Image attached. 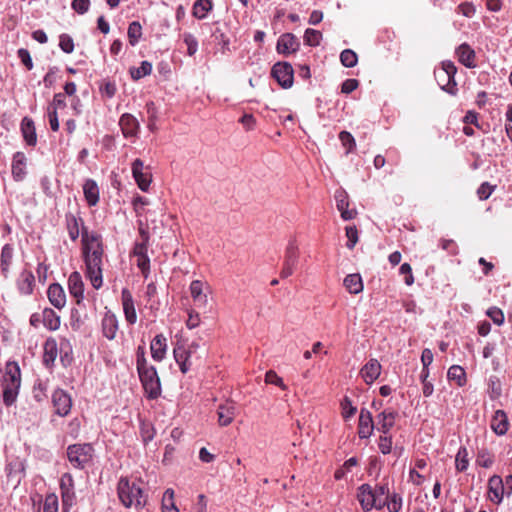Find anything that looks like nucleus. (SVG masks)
Masks as SVG:
<instances>
[{
    "mask_svg": "<svg viewBox=\"0 0 512 512\" xmlns=\"http://www.w3.org/2000/svg\"><path fill=\"white\" fill-rule=\"evenodd\" d=\"M136 368L147 397L157 399L161 394V382L156 368L147 361L144 344L137 347Z\"/></svg>",
    "mask_w": 512,
    "mask_h": 512,
    "instance_id": "nucleus-1",
    "label": "nucleus"
},
{
    "mask_svg": "<svg viewBox=\"0 0 512 512\" xmlns=\"http://www.w3.org/2000/svg\"><path fill=\"white\" fill-rule=\"evenodd\" d=\"M143 482L141 480L130 481L126 477L120 478L117 485L118 497L121 503L129 507H142L146 504V496L142 488Z\"/></svg>",
    "mask_w": 512,
    "mask_h": 512,
    "instance_id": "nucleus-2",
    "label": "nucleus"
},
{
    "mask_svg": "<svg viewBox=\"0 0 512 512\" xmlns=\"http://www.w3.org/2000/svg\"><path fill=\"white\" fill-rule=\"evenodd\" d=\"M213 310L212 288L206 281L194 280V328L200 323V315Z\"/></svg>",
    "mask_w": 512,
    "mask_h": 512,
    "instance_id": "nucleus-3",
    "label": "nucleus"
},
{
    "mask_svg": "<svg viewBox=\"0 0 512 512\" xmlns=\"http://www.w3.org/2000/svg\"><path fill=\"white\" fill-rule=\"evenodd\" d=\"M21 385V372L16 362H8L3 377V402L6 406L15 403Z\"/></svg>",
    "mask_w": 512,
    "mask_h": 512,
    "instance_id": "nucleus-4",
    "label": "nucleus"
},
{
    "mask_svg": "<svg viewBox=\"0 0 512 512\" xmlns=\"http://www.w3.org/2000/svg\"><path fill=\"white\" fill-rule=\"evenodd\" d=\"M83 259L86 266V276L95 289L101 288L102 280V265L104 257V249L84 253Z\"/></svg>",
    "mask_w": 512,
    "mask_h": 512,
    "instance_id": "nucleus-5",
    "label": "nucleus"
},
{
    "mask_svg": "<svg viewBox=\"0 0 512 512\" xmlns=\"http://www.w3.org/2000/svg\"><path fill=\"white\" fill-rule=\"evenodd\" d=\"M457 68L452 61H443L441 67L434 71L435 79L440 88L450 95L455 96L458 92L455 75Z\"/></svg>",
    "mask_w": 512,
    "mask_h": 512,
    "instance_id": "nucleus-6",
    "label": "nucleus"
},
{
    "mask_svg": "<svg viewBox=\"0 0 512 512\" xmlns=\"http://www.w3.org/2000/svg\"><path fill=\"white\" fill-rule=\"evenodd\" d=\"M93 452L91 444H73L67 448V457L73 467L82 469L92 460Z\"/></svg>",
    "mask_w": 512,
    "mask_h": 512,
    "instance_id": "nucleus-7",
    "label": "nucleus"
},
{
    "mask_svg": "<svg viewBox=\"0 0 512 512\" xmlns=\"http://www.w3.org/2000/svg\"><path fill=\"white\" fill-rule=\"evenodd\" d=\"M271 76L284 89H288L293 85L294 70L292 65L288 62L275 63L271 70Z\"/></svg>",
    "mask_w": 512,
    "mask_h": 512,
    "instance_id": "nucleus-8",
    "label": "nucleus"
},
{
    "mask_svg": "<svg viewBox=\"0 0 512 512\" xmlns=\"http://www.w3.org/2000/svg\"><path fill=\"white\" fill-rule=\"evenodd\" d=\"M190 348L191 345L187 340L177 338L173 349V354L176 363L178 364L182 373H187L191 368L190 362Z\"/></svg>",
    "mask_w": 512,
    "mask_h": 512,
    "instance_id": "nucleus-9",
    "label": "nucleus"
},
{
    "mask_svg": "<svg viewBox=\"0 0 512 512\" xmlns=\"http://www.w3.org/2000/svg\"><path fill=\"white\" fill-rule=\"evenodd\" d=\"M375 497L370 485L363 484L359 487L357 498L363 510L370 511L372 508L381 509L385 506V502L378 503Z\"/></svg>",
    "mask_w": 512,
    "mask_h": 512,
    "instance_id": "nucleus-10",
    "label": "nucleus"
},
{
    "mask_svg": "<svg viewBox=\"0 0 512 512\" xmlns=\"http://www.w3.org/2000/svg\"><path fill=\"white\" fill-rule=\"evenodd\" d=\"M52 403L55 413L62 417L67 416L72 407L70 395L62 389H57L53 392Z\"/></svg>",
    "mask_w": 512,
    "mask_h": 512,
    "instance_id": "nucleus-11",
    "label": "nucleus"
},
{
    "mask_svg": "<svg viewBox=\"0 0 512 512\" xmlns=\"http://www.w3.org/2000/svg\"><path fill=\"white\" fill-rule=\"evenodd\" d=\"M299 47V39L294 34L284 33L278 38L276 50L279 54L287 56L297 52Z\"/></svg>",
    "mask_w": 512,
    "mask_h": 512,
    "instance_id": "nucleus-12",
    "label": "nucleus"
},
{
    "mask_svg": "<svg viewBox=\"0 0 512 512\" xmlns=\"http://www.w3.org/2000/svg\"><path fill=\"white\" fill-rule=\"evenodd\" d=\"M119 126L125 138L137 137L140 130L139 121L130 113L122 114L119 119Z\"/></svg>",
    "mask_w": 512,
    "mask_h": 512,
    "instance_id": "nucleus-13",
    "label": "nucleus"
},
{
    "mask_svg": "<svg viewBox=\"0 0 512 512\" xmlns=\"http://www.w3.org/2000/svg\"><path fill=\"white\" fill-rule=\"evenodd\" d=\"M103 248L102 237L97 232H89L87 228L82 229V254L90 253Z\"/></svg>",
    "mask_w": 512,
    "mask_h": 512,
    "instance_id": "nucleus-14",
    "label": "nucleus"
},
{
    "mask_svg": "<svg viewBox=\"0 0 512 512\" xmlns=\"http://www.w3.org/2000/svg\"><path fill=\"white\" fill-rule=\"evenodd\" d=\"M132 174L142 191H147L151 183V174L144 172V164L141 159H135L132 163Z\"/></svg>",
    "mask_w": 512,
    "mask_h": 512,
    "instance_id": "nucleus-15",
    "label": "nucleus"
},
{
    "mask_svg": "<svg viewBox=\"0 0 512 512\" xmlns=\"http://www.w3.org/2000/svg\"><path fill=\"white\" fill-rule=\"evenodd\" d=\"M374 430V421L372 414L366 408L360 410L358 421V436L361 439L369 438Z\"/></svg>",
    "mask_w": 512,
    "mask_h": 512,
    "instance_id": "nucleus-16",
    "label": "nucleus"
},
{
    "mask_svg": "<svg viewBox=\"0 0 512 512\" xmlns=\"http://www.w3.org/2000/svg\"><path fill=\"white\" fill-rule=\"evenodd\" d=\"M335 200L337 209L341 213L343 220H351L356 217L357 211L355 209H349V197L346 191L341 189L337 190L335 192Z\"/></svg>",
    "mask_w": 512,
    "mask_h": 512,
    "instance_id": "nucleus-17",
    "label": "nucleus"
},
{
    "mask_svg": "<svg viewBox=\"0 0 512 512\" xmlns=\"http://www.w3.org/2000/svg\"><path fill=\"white\" fill-rule=\"evenodd\" d=\"M121 301L126 321L133 325L137 321V313L134 305L132 293L127 289H122Z\"/></svg>",
    "mask_w": 512,
    "mask_h": 512,
    "instance_id": "nucleus-18",
    "label": "nucleus"
},
{
    "mask_svg": "<svg viewBox=\"0 0 512 512\" xmlns=\"http://www.w3.org/2000/svg\"><path fill=\"white\" fill-rule=\"evenodd\" d=\"M65 222L70 239L76 241L80 232L82 233V229L85 228L83 219L79 215L69 212L65 215Z\"/></svg>",
    "mask_w": 512,
    "mask_h": 512,
    "instance_id": "nucleus-19",
    "label": "nucleus"
},
{
    "mask_svg": "<svg viewBox=\"0 0 512 512\" xmlns=\"http://www.w3.org/2000/svg\"><path fill=\"white\" fill-rule=\"evenodd\" d=\"M68 289L72 297L76 299V303L80 304L84 298V283L79 272H73L68 278Z\"/></svg>",
    "mask_w": 512,
    "mask_h": 512,
    "instance_id": "nucleus-20",
    "label": "nucleus"
},
{
    "mask_svg": "<svg viewBox=\"0 0 512 512\" xmlns=\"http://www.w3.org/2000/svg\"><path fill=\"white\" fill-rule=\"evenodd\" d=\"M488 492L490 500L496 504H500L504 495V482L499 475H493L488 480Z\"/></svg>",
    "mask_w": 512,
    "mask_h": 512,
    "instance_id": "nucleus-21",
    "label": "nucleus"
},
{
    "mask_svg": "<svg viewBox=\"0 0 512 512\" xmlns=\"http://www.w3.org/2000/svg\"><path fill=\"white\" fill-rule=\"evenodd\" d=\"M217 415L220 426L230 425L236 416L235 404L231 401H226L224 404L219 405Z\"/></svg>",
    "mask_w": 512,
    "mask_h": 512,
    "instance_id": "nucleus-22",
    "label": "nucleus"
},
{
    "mask_svg": "<svg viewBox=\"0 0 512 512\" xmlns=\"http://www.w3.org/2000/svg\"><path fill=\"white\" fill-rule=\"evenodd\" d=\"M47 296L50 303L57 309H62L66 304L65 291L58 283H53L48 287Z\"/></svg>",
    "mask_w": 512,
    "mask_h": 512,
    "instance_id": "nucleus-23",
    "label": "nucleus"
},
{
    "mask_svg": "<svg viewBox=\"0 0 512 512\" xmlns=\"http://www.w3.org/2000/svg\"><path fill=\"white\" fill-rule=\"evenodd\" d=\"M150 350L152 358L160 362L165 358L167 351V339L163 334H157L151 341Z\"/></svg>",
    "mask_w": 512,
    "mask_h": 512,
    "instance_id": "nucleus-24",
    "label": "nucleus"
},
{
    "mask_svg": "<svg viewBox=\"0 0 512 512\" xmlns=\"http://www.w3.org/2000/svg\"><path fill=\"white\" fill-rule=\"evenodd\" d=\"M456 55L458 58V61L463 64L467 68H474L476 67L475 59L476 54L475 51L471 48V46L467 43H462L457 49H456Z\"/></svg>",
    "mask_w": 512,
    "mask_h": 512,
    "instance_id": "nucleus-25",
    "label": "nucleus"
},
{
    "mask_svg": "<svg viewBox=\"0 0 512 512\" xmlns=\"http://www.w3.org/2000/svg\"><path fill=\"white\" fill-rule=\"evenodd\" d=\"M397 412L393 410H384L377 415V430L382 434H388L395 424Z\"/></svg>",
    "mask_w": 512,
    "mask_h": 512,
    "instance_id": "nucleus-26",
    "label": "nucleus"
},
{
    "mask_svg": "<svg viewBox=\"0 0 512 512\" xmlns=\"http://www.w3.org/2000/svg\"><path fill=\"white\" fill-rule=\"evenodd\" d=\"M14 248L10 244H5L1 250L0 269L4 278L10 275L11 266L13 264Z\"/></svg>",
    "mask_w": 512,
    "mask_h": 512,
    "instance_id": "nucleus-27",
    "label": "nucleus"
},
{
    "mask_svg": "<svg viewBox=\"0 0 512 512\" xmlns=\"http://www.w3.org/2000/svg\"><path fill=\"white\" fill-rule=\"evenodd\" d=\"M361 376L367 384L373 383L381 373V365L376 359H370L361 369Z\"/></svg>",
    "mask_w": 512,
    "mask_h": 512,
    "instance_id": "nucleus-28",
    "label": "nucleus"
},
{
    "mask_svg": "<svg viewBox=\"0 0 512 512\" xmlns=\"http://www.w3.org/2000/svg\"><path fill=\"white\" fill-rule=\"evenodd\" d=\"M26 156L23 152H16L12 160V175L16 181H22L26 175Z\"/></svg>",
    "mask_w": 512,
    "mask_h": 512,
    "instance_id": "nucleus-29",
    "label": "nucleus"
},
{
    "mask_svg": "<svg viewBox=\"0 0 512 512\" xmlns=\"http://www.w3.org/2000/svg\"><path fill=\"white\" fill-rule=\"evenodd\" d=\"M83 194L90 207L96 206L99 202V187L93 179H87L83 184Z\"/></svg>",
    "mask_w": 512,
    "mask_h": 512,
    "instance_id": "nucleus-30",
    "label": "nucleus"
},
{
    "mask_svg": "<svg viewBox=\"0 0 512 512\" xmlns=\"http://www.w3.org/2000/svg\"><path fill=\"white\" fill-rule=\"evenodd\" d=\"M491 429L497 435H504L508 431L509 422L506 413L503 410H497L491 419Z\"/></svg>",
    "mask_w": 512,
    "mask_h": 512,
    "instance_id": "nucleus-31",
    "label": "nucleus"
},
{
    "mask_svg": "<svg viewBox=\"0 0 512 512\" xmlns=\"http://www.w3.org/2000/svg\"><path fill=\"white\" fill-rule=\"evenodd\" d=\"M117 330H118V320H117L116 316L112 313H106L102 319L103 335L107 339L113 340L116 337Z\"/></svg>",
    "mask_w": 512,
    "mask_h": 512,
    "instance_id": "nucleus-32",
    "label": "nucleus"
},
{
    "mask_svg": "<svg viewBox=\"0 0 512 512\" xmlns=\"http://www.w3.org/2000/svg\"><path fill=\"white\" fill-rule=\"evenodd\" d=\"M35 278L31 271L23 270L17 281V286L21 294L30 295L33 292Z\"/></svg>",
    "mask_w": 512,
    "mask_h": 512,
    "instance_id": "nucleus-33",
    "label": "nucleus"
},
{
    "mask_svg": "<svg viewBox=\"0 0 512 512\" xmlns=\"http://www.w3.org/2000/svg\"><path fill=\"white\" fill-rule=\"evenodd\" d=\"M42 320H44V326L50 330L55 331L59 329L61 324L60 316L51 308H44L41 312Z\"/></svg>",
    "mask_w": 512,
    "mask_h": 512,
    "instance_id": "nucleus-34",
    "label": "nucleus"
},
{
    "mask_svg": "<svg viewBox=\"0 0 512 512\" xmlns=\"http://www.w3.org/2000/svg\"><path fill=\"white\" fill-rule=\"evenodd\" d=\"M346 290L351 294H359L363 291V282L360 274H348L343 281Z\"/></svg>",
    "mask_w": 512,
    "mask_h": 512,
    "instance_id": "nucleus-35",
    "label": "nucleus"
},
{
    "mask_svg": "<svg viewBox=\"0 0 512 512\" xmlns=\"http://www.w3.org/2000/svg\"><path fill=\"white\" fill-rule=\"evenodd\" d=\"M21 131L26 143L30 146H35L37 143V136L35 132L34 123L31 119L25 117L22 120Z\"/></svg>",
    "mask_w": 512,
    "mask_h": 512,
    "instance_id": "nucleus-36",
    "label": "nucleus"
},
{
    "mask_svg": "<svg viewBox=\"0 0 512 512\" xmlns=\"http://www.w3.org/2000/svg\"><path fill=\"white\" fill-rule=\"evenodd\" d=\"M57 342L54 338H48L44 343L43 362L46 366H51L57 358Z\"/></svg>",
    "mask_w": 512,
    "mask_h": 512,
    "instance_id": "nucleus-37",
    "label": "nucleus"
},
{
    "mask_svg": "<svg viewBox=\"0 0 512 512\" xmlns=\"http://www.w3.org/2000/svg\"><path fill=\"white\" fill-rule=\"evenodd\" d=\"M299 248L295 239H291L285 249L284 263L298 264Z\"/></svg>",
    "mask_w": 512,
    "mask_h": 512,
    "instance_id": "nucleus-38",
    "label": "nucleus"
},
{
    "mask_svg": "<svg viewBox=\"0 0 512 512\" xmlns=\"http://www.w3.org/2000/svg\"><path fill=\"white\" fill-rule=\"evenodd\" d=\"M447 377L450 381H455L458 386L466 384L465 370L459 365H453L448 369Z\"/></svg>",
    "mask_w": 512,
    "mask_h": 512,
    "instance_id": "nucleus-39",
    "label": "nucleus"
},
{
    "mask_svg": "<svg viewBox=\"0 0 512 512\" xmlns=\"http://www.w3.org/2000/svg\"><path fill=\"white\" fill-rule=\"evenodd\" d=\"M212 8V0H197L196 2H194V17L198 19H203L212 10Z\"/></svg>",
    "mask_w": 512,
    "mask_h": 512,
    "instance_id": "nucleus-40",
    "label": "nucleus"
},
{
    "mask_svg": "<svg viewBox=\"0 0 512 512\" xmlns=\"http://www.w3.org/2000/svg\"><path fill=\"white\" fill-rule=\"evenodd\" d=\"M469 454L466 447L459 448L455 457V468L458 472H464L469 466Z\"/></svg>",
    "mask_w": 512,
    "mask_h": 512,
    "instance_id": "nucleus-41",
    "label": "nucleus"
},
{
    "mask_svg": "<svg viewBox=\"0 0 512 512\" xmlns=\"http://www.w3.org/2000/svg\"><path fill=\"white\" fill-rule=\"evenodd\" d=\"M494 463V455L487 449L481 448L477 452L476 464L483 468H490Z\"/></svg>",
    "mask_w": 512,
    "mask_h": 512,
    "instance_id": "nucleus-42",
    "label": "nucleus"
},
{
    "mask_svg": "<svg viewBox=\"0 0 512 512\" xmlns=\"http://www.w3.org/2000/svg\"><path fill=\"white\" fill-rule=\"evenodd\" d=\"M127 35H128V40H129L130 45L135 46L139 42V40L142 36L141 24L137 21H133L132 23H130L129 27H128Z\"/></svg>",
    "mask_w": 512,
    "mask_h": 512,
    "instance_id": "nucleus-43",
    "label": "nucleus"
},
{
    "mask_svg": "<svg viewBox=\"0 0 512 512\" xmlns=\"http://www.w3.org/2000/svg\"><path fill=\"white\" fill-rule=\"evenodd\" d=\"M162 512H179L175 506L174 491L167 489L162 497Z\"/></svg>",
    "mask_w": 512,
    "mask_h": 512,
    "instance_id": "nucleus-44",
    "label": "nucleus"
},
{
    "mask_svg": "<svg viewBox=\"0 0 512 512\" xmlns=\"http://www.w3.org/2000/svg\"><path fill=\"white\" fill-rule=\"evenodd\" d=\"M151 72L152 64L148 61H143L139 67L130 69V75L134 80H139L144 76L150 75Z\"/></svg>",
    "mask_w": 512,
    "mask_h": 512,
    "instance_id": "nucleus-45",
    "label": "nucleus"
},
{
    "mask_svg": "<svg viewBox=\"0 0 512 512\" xmlns=\"http://www.w3.org/2000/svg\"><path fill=\"white\" fill-rule=\"evenodd\" d=\"M62 512H70L71 507L75 504L76 495L74 489L61 491Z\"/></svg>",
    "mask_w": 512,
    "mask_h": 512,
    "instance_id": "nucleus-46",
    "label": "nucleus"
},
{
    "mask_svg": "<svg viewBox=\"0 0 512 512\" xmlns=\"http://www.w3.org/2000/svg\"><path fill=\"white\" fill-rule=\"evenodd\" d=\"M340 61L343 66L352 68L356 66L358 62V56L353 50L345 49L340 54Z\"/></svg>",
    "mask_w": 512,
    "mask_h": 512,
    "instance_id": "nucleus-47",
    "label": "nucleus"
},
{
    "mask_svg": "<svg viewBox=\"0 0 512 512\" xmlns=\"http://www.w3.org/2000/svg\"><path fill=\"white\" fill-rule=\"evenodd\" d=\"M322 39V33L318 30L308 28L304 34V42L309 46H318Z\"/></svg>",
    "mask_w": 512,
    "mask_h": 512,
    "instance_id": "nucleus-48",
    "label": "nucleus"
},
{
    "mask_svg": "<svg viewBox=\"0 0 512 512\" xmlns=\"http://www.w3.org/2000/svg\"><path fill=\"white\" fill-rule=\"evenodd\" d=\"M59 501L55 493L47 494L44 499L43 512H58Z\"/></svg>",
    "mask_w": 512,
    "mask_h": 512,
    "instance_id": "nucleus-49",
    "label": "nucleus"
},
{
    "mask_svg": "<svg viewBox=\"0 0 512 512\" xmlns=\"http://www.w3.org/2000/svg\"><path fill=\"white\" fill-rule=\"evenodd\" d=\"M140 435L145 444H147L149 441L153 440V438L155 436V429H154L153 425L150 422H145V421L141 422Z\"/></svg>",
    "mask_w": 512,
    "mask_h": 512,
    "instance_id": "nucleus-50",
    "label": "nucleus"
},
{
    "mask_svg": "<svg viewBox=\"0 0 512 512\" xmlns=\"http://www.w3.org/2000/svg\"><path fill=\"white\" fill-rule=\"evenodd\" d=\"M339 139L342 145L346 148V153H350L355 149L356 142L351 133L347 131H342L339 134Z\"/></svg>",
    "mask_w": 512,
    "mask_h": 512,
    "instance_id": "nucleus-51",
    "label": "nucleus"
},
{
    "mask_svg": "<svg viewBox=\"0 0 512 512\" xmlns=\"http://www.w3.org/2000/svg\"><path fill=\"white\" fill-rule=\"evenodd\" d=\"M265 382L267 384H273L281 388L282 390H286L287 386L283 382V379L278 376V374L274 370H269L265 374Z\"/></svg>",
    "mask_w": 512,
    "mask_h": 512,
    "instance_id": "nucleus-52",
    "label": "nucleus"
},
{
    "mask_svg": "<svg viewBox=\"0 0 512 512\" xmlns=\"http://www.w3.org/2000/svg\"><path fill=\"white\" fill-rule=\"evenodd\" d=\"M429 369H422L421 371V382L423 384L422 392L425 397H429L432 395L434 391L433 384L428 381Z\"/></svg>",
    "mask_w": 512,
    "mask_h": 512,
    "instance_id": "nucleus-53",
    "label": "nucleus"
},
{
    "mask_svg": "<svg viewBox=\"0 0 512 512\" xmlns=\"http://www.w3.org/2000/svg\"><path fill=\"white\" fill-rule=\"evenodd\" d=\"M385 506L389 512H399L402 507V498L398 494H393L386 500Z\"/></svg>",
    "mask_w": 512,
    "mask_h": 512,
    "instance_id": "nucleus-54",
    "label": "nucleus"
},
{
    "mask_svg": "<svg viewBox=\"0 0 512 512\" xmlns=\"http://www.w3.org/2000/svg\"><path fill=\"white\" fill-rule=\"evenodd\" d=\"M345 231L348 238L346 246L349 249H353L358 242V230L356 226H347Z\"/></svg>",
    "mask_w": 512,
    "mask_h": 512,
    "instance_id": "nucleus-55",
    "label": "nucleus"
},
{
    "mask_svg": "<svg viewBox=\"0 0 512 512\" xmlns=\"http://www.w3.org/2000/svg\"><path fill=\"white\" fill-rule=\"evenodd\" d=\"M341 408L342 416L344 419L352 417L357 411L356 407L352 405V402L348 397H344V399L342 400Z\"/></svg>",
    "mask_w": 512,
    "mask_h": 512,
    "instance_id": "nucleus-56",
    "label": "nucleus"
},
{
    "mask_svg": "<svg viewBox=\"0 0 512 512\" xmlns=\"http://www.w3.org/2000/svg\"><path fill=\"white\" fill-rule=\"evenodd\" d=\"M487 316L496 324L501 325L504 322V313L498 307H491L487 310Z\"/></svg>",
    "mask_w": 512,
    "mask_h": 512,
    "instance_id": "nucleus-57",
    "label": "nucleus"
},
{
    "mask_svg": "<svg viewBox=\"0 0 512 512\" xmlns=\"http://www.w3.org/2000/svg\"><path fill=\"white\" fill-rule=\"evenodd\" d=\"M392 437L388 434H383L379 437L378 447L383 454H389L392 450Z\"/></svg>",
    "mask_w": 512,
    "mask_h": 512,
    "instance_id": "nucleus-58",
    "label": "nucleus"
},
{
    "mask_svg": "<svg viewBox=\"0 0 512 512\" xmlns=\"http://www.w3.org/2000/svg\"><path fill=\"white\" fill-rule=\"evenodd\" d=\"M59 46L65 53H72L74 50L73 39L68 34H62L59 37Z\"/></svg>",
    "mask_w": 512,
    "mask_h": 512,
    "instance_id": "nucleus-59",
    "label": "nucleus"
},
{
    "mask_svg": "<svg viewBox=\"0 0 512 512\" xmlns=\"http://www.w3.org/2000/svg\"><path fill=\"white\" fill-rule=\"evenodd\" d=\"M373 493L376 496V500L378 503L385 502L389 498V488L387 484L378 485L373 489Z\"/></svg>",
    "mask_w": 512,
    "mask_h": 512,
    "instance_id": "nucleus-60",
    "label": "nucleus"
},
{
    "mask_svg": "<svg viewBox=\"0 0 512 512\" xmlns=\"http://www.w3.org/2000/svg\"><path fill=\"white\" fill-rule=\"evenodd\" d=\"M496 186L491 185L489 182H483L477 189V195L480 200H486L490 197Z\"/></svg>",
    "mask_w": 512,
    "mask_h": 512,
    "instance_id": "nucleus-61",
    "label": "nucleus"
},
{
    "mask_svg": "<svg viewBox=\"0 0 512 512\" xmlns=\"http://www.w3.org/2000/svg\"><path fill=\"white\" fill-rule=\"evenodd\" d=\"M399 272L401 275H404V282L407 286H411L414 283V276L412 273V267L408 263H403L400 266Z\"/></svg>",
    "mask_w": 512,
    "mask_h": 512,
    "instance_id": "nucleus-62",
    "label": "nucleus"
},
{
    "mask_svg": "<svg viewBox=\"0 0 512 512\" xmlns=\"http://www.w3.org/2000/svg\"><path fill=\"white\" fill-rule=\"evenodd\" d=\"M136 258V264L138 268L141 270L144 277L147 278L150 271V260L148 256H138Z\"/></svg>",
    "mask_w": 512,
    "mask_h": 512,
    "instance_id": "nucleus-63",
    "label": "nucleus"
},
{
    "mask_svg": "<svg viewBox=\"0 0 512 512\" xmlns=\"http://www.w3.org/2000/svg\"><path fill=\"white\" fill-rule=\"evenodd\" d=\"M19 59L21 60L22 64L28 69L31 70L33 68V62L32 58L30 56V53L27 49L21 48L17 52Z\"/></svg>",
    "mask_w": 512,
    "mask_h": 512,
    "instance_id": "nucleus-64",
    "label": "nucleus"
}]
</instances>
